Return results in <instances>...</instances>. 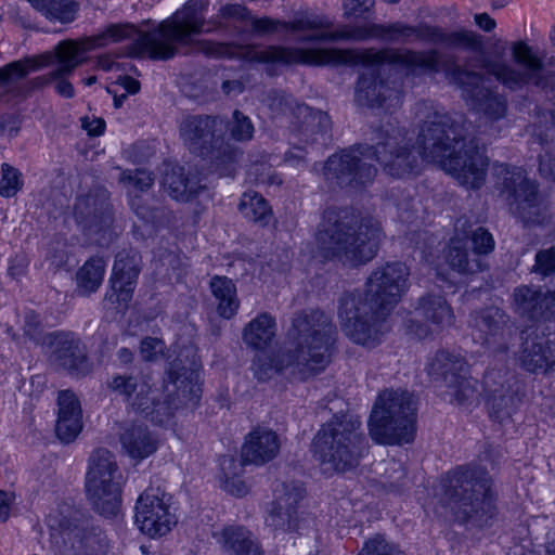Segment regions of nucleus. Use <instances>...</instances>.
<instances>
[{"label":"nucleus","mask_w":555,"mask_h":555,"mask_svg":"<svg viewBox=\"0 0 555 555\" xmlns=\"http://www.w3.org/2000/svg\"><path fill=\"white\" fill-rule=\"evenodd\" d=\"M415 117L421 122L417 147L411 146L406 131L392 122L374 132V144L359 146L328 157L323 175L339 186H361L371 183L377 172L367 163L375 159L392 177L403 178L418 170L420 159L439 164L461 185L479 189L486 179L488 157L470 135L462 114L444 113L433 102L415 104Z\"/></svg>","instance_id":"nucleus-1"},{"label":"nucleus","mask_w":555,"mask_h":555,"mask_svg":"<svg viewBox=\"0 0 555 555\" xmlns=\"http://www.w3.org/2000/svg\"><path fill=\"white\" fill-rule=\"evenodd\" d=\"M437 50L412 51L395 49H337V48H292L280 47V63H297L312 66L363 65V72L356 86L354 101L359 106L397 108L401 103V92L396 86L379 80L373 68L388 63L402 66L410 75L433 74L439 70Z\"/></svg>","instance_id":"nucleus-2"},{"label":"nucleus","mask_w":555,"mask_h":555,"mask_svg":"<svg viewBox=\"0 0 555 555\" xmlns=\"http://www.w3.org/2000/svg\"><path fill=\"white\" fill-rule=\"evenodd\" d=\"M327 22L319 16H301L289 24L280 22V29L291 30L300 41H365L379 39L388 42L415 38L447 48H463L479 52L482 50L480 36L470 30L448 33L440 27L423 24L409 26L397 22L389 25L364 23L340 25L333 31H325Z\"/></svg>","instance_id":"nucleus-3"},{"label":"nucleus","mask_w":555,"mask_h":555,"mask_svg":"<svg viewBox=\"0 0 555 555\" xmlns=\"http://www.w3.org/2000/svg\"><path fill=\"white\" fill-rule=\"evenodd\" d=\"M208 0H189L181 11L170 20L158 23L147 30H139L133 25H111L99 35L95 44L105 46L108 41L117 42L131 39L127 55L131 57H147L153 61H167L178 53V44L190 42L192 35L209 33L224 27L216 23L217 15L205 26V11Z\"/></svg>","instance_id":"nucleus-4"},{"label":"nucleus","mask_w":555,"mask_h":555,"mask_svg":"<svg viewBox=\"0 0 555 555\" xmlns=\"http://www.w3.org/2000/svg\"><path fill=\"white\" fill-rule=\"evenodd\" d=\"M440 514L461 524L488 527L496 515L493 481L479 466L462 465L448 472L437 491Z\"/></svg>","instance_id":"nucleus-5"},{"label":"nucleus","mask_w":555,"mask_h":555,"mask_svg":"<svg viewBox=\"0 0 555 555\" xmlns=\"http://www.w3.org/2000/svg\"><path fill=\"white\" fill-rule=\"evenodd\" d=\"M289 337L294 348L280 356V372L289 370L292 375L306 379L331 363L337 337L331 314L321 309L298 312L293 319Z\"/></svg>","instance_id":"nucleus-6"},{"label":"nucleus","mask_w":555,"mask_h":555,"mask_svg":"<svg viewBox=\"0 0 555 555\" xmlns=\"http://www.w3.org/2000/svg\"><path fill=\"white\" fill-rule=\"evenodd\" d=\"M225 121L219 116L190 115L179 126L189 152L208 160L219 176H233L241 151L224 140Z\"/></svg>","instance_id":"nucleus-7"},{"label":"nucleus","mask_w":555,"mask_h":555,"mask_svg":"<svg viewBox=\"0 0 555 555\" xmlns=\"http://www.w3.org/2000/svg\"><path fill=\"white\" fill-rule=\"evenodd\" d=\"M366 449V439L357 417L335 416L317 433L312 450L319 463L338 473L354 468Z\"/></svg>","instance_id":"nucleus-8"},{"label":"nucleus","mask_w":555,"mask_h":555,"mask_svg":"<svg viewBox=\"0 0 555 555\" xmlns=\"http://www.w3.org/2000/svg\"><path fill=\"white\" fill-rule=\"evenodd\" d=\"M383 232L376 221H363L357 227L336 222L319 230L318 247L326 259H338L344 264L360 266L377 254Z\"/></svg>","instance_id":"nucleus-9"},{"label":"nucleus","mask_w":555,"mask_h":555,"mask_svg":"<svg viewBox=\"0 0 555 555\" xmlns=\"http://www.w3.org/2000/svg\"><path fill=\"white\" fill-rule=\"evenodd\" d=\"M369 433L377 443L401 444L413 441L416 433V408L406 390L382 391L369 418Z\"/></svg>","instance_id":"nucleus-10"},{"label":"nucleus","mask_w":555,"mask_h":555,"mask_svg":"<svg viewBox=\"0 0 555 555\" xmlns=\"http://www.w3.org/2000/svg\"><path fill=\"white\" fill-rule=\"evenodd\" d=\"M289 124L288 144L284 163L299 165L305 159L308 146L326 145L331 140L332 121L322 111H313L298 103L292 95L280 96V118Z\"/></svg>","instance_id":"nucleus-11"},{"label":"nucleus","mask_w":555,"mask_h":555,"mask_svg":"<svg viewBox=\"0 0 555 555\" xmlns=\"http://www.w3.org/2000/svg\"><path fill=\"white\" fill-rule=\"evenodd\" d=\"M514 66L505 62L485 61L482 67L511 91H520L528 86L541 90L553 87L555 73L547 69L545 62L531 46L524 40L511 44Z\"/></svg>","instance_id":"nucleus-12"},{"label":"nucleus","mask_w":555,"mask_h":555,"mask_svg":"<svg viewBox=\"0 0 555 555\" xmlns=\"http://www.w3.org/2000/svg\"><path fill=\"white\" fill-rule=\"evenodd\" d=\"M389 312L376 308L362 293H346L339 299L338 319L346 336L354 344L373 348L390 330Z\"/></svg>","instance_id":"nucleus-13"},{"label":"nucleus","mask_w":555,"mask_h":555,"mask_svg":"<svg viewBox=\"0 0 555 555\" xmlns=\"http://www.w3.org/2000/svg\"><path fill=\"white\" fill-rule=\"evenodd\" d=\"M122 476L114 454L107 449H98L89 457L86 474V495L93 509L111 518L118 514L121 505Z\"/></svg>","instance_id":"nucleus-14"},{"label":"nucleus","mask_w":555,"mask_h":555,"mask_svg":"<svg viewBox=\"0 0 555 555\" xmlns=\"http://www.w3.org/2000/svg\"><path fill=\"white\" fill-rule=\"evenodd\" d=\"M98 36L88 39L87 43H78L75 40L61 41L54 48V54L42 55L43 62L39 63L35 59L24 61H14L0 68V85L7 83L13 79L26 77L29 72L40 68L43 65L56 62V66L49 74L33 79L34 88H43L57 77L72 75L73 72L85 62L82 56L86 51L98 48L95 40Z\"/></svg>","instance_id":"nucleus-15"},{"label":"nucleus","mask_w":555,"mask_h":555,"mask_svg":"<svg viewBox=\"0 0 555 555\" xmlns=\"http://www.w3.org/2000/svg\"><path fill=\"white\" fill-rule=\"evenodd\" d=\"M108 388L121 396L132 411L159 426L168 423L178 408L171 393L160 398L158 391L139 375H114Z\"/></svg>","instance_id":"nucleus-16"},{"label":"nucleus","mask_w":555,"mask_h":555,"mask_svg":"<svg viewBox=\"0 0 555 555\" xmlns=\"http://www.w3.org/2000/svg\"><path fill=\"white\" fill-rule=\"evenodd\" d=\"M49 527L59 530L64 542V555H106L108 539L92 518L78 511L61 518L50 516Z\"/></svg>","instance_id":"nucleus-17"},{"label":"nucleus","mask_w":555,"mask_h":555,"mask_svg":"<svg viewBox=\"0 0 555 555\" xmlns=\"http://www.w3.org/2000/svg\"><path fill=\"white\" fill-rule=\"evenodd\" d=\"M498 176H502L504 190L511 192V211L526 224H540L546 217V205L538 193V184L526 177L520 167L495 166Z\"/></svg>","instance_id":"nucleus-18"},{"label":"nucleus","mask_w":555,"mask_h":555,"mask_svg":"<svg viewBox=\"0 0 555 555\" xmlns=\"http://www.w3.org/2000/svg\"><path fill=\"white\" fill-rule=\"evenodd\" d=\"M410 269L400 261L375 268L365 282L364 299L376 308L390 312L410 287Z\"/></svg>","instance_id":"nucleus-19"},{"label":"nucleus","mask_w":555,"mask_h":555,"mask_svg":"<svg viewBox=\"0 0 555 555\" xmlns=\"http://www.w3.org/2000/svg\"><path fill=\"white\" fill-rule=\"evenodd\" d=\"M451 83L462 90V98L474 111L496 120L506 114V99L496 91L486 88L483 76L461 66H453L447 72Z\"/></svg>","instance_id":"nucleus-20"},{"label":"nucleus","mask_w":555,"mask_h":555,"mask_svg":"<svg viewBox=\"0 0 555 555\" xmlns=\"http://www.w3.org/2000/svg\"><path fill=\"white\" fill-rule=\"evenodd\" d=\"M171 495L159 487H149L135 503V524L140 530L151 538L162 537L177 524L170 511Z\"/></svg>","instance_id":"nucleus-21"},{"label":"nucleus","mask_w":555,"mask_h":555,"mask_svg":"<svg viewBox=\"0 0 555 555\" xmlns=\"http://www.w3.org/2000/svg\"><path fill=\"white\" fill-rule=\"evenodd\" d=\"M428 374L436 380L443 382L450 396L463 403L473 398L477 391V380L468 376L465 360L448 351H438L427 366Z\"/></svg>","instance_id":"nucleus-22"},{"label":"nucleus","mask_w":555,"mask_h":555,"mask_svg":"<svg viewBox=\"0 0 555 555\" xmlns=\"http://www.w3.org/2000/svg\"><path fill=\"white\" fill-rule=\"evenodd\" d=\"M141 272V256L133 248L117 253L109 276V287L105 293L104 302L115 306L119 310H127L132 300L138 278Z\"/></svg>","instance_id":"nucleus-23"},{"label":"nucleus","mask_w":555,"mask_h":555,"mask_svg":"<svg viewBox=\"0 0 555 555\" xmlns=\"http://www.w3.org/2000/svg\"><path fill=\"white\" fill-rule=\"evenodd\" d=\"M415 314L425 323H420L415 318L408 320L405 326L406 332L418 339L426 338L434 332L451 326L454 321L450 305L440 295L428 294L420 298Z\"/></svg>","instance_id":"nucleus-24"},{"label":"nucleus","mask_w":555,"mask_h":555,"mask_svg":"<svg viewBox=\"0 0 555 555\" xmlns=\"http://www.w3.org/2000/svg\"><path fill=\"white\" fill-rule=\"evenodd\" d=\"M47 346L50 358L70 375L85 376L91 370L86 348L80 339L70 332H54L48 335Z\"/></svg>","instance_id":"nucleus-25"},{"label":"nucleus","mask_w":555,"mask_h":555,"mask_svg":"<svg viewBox=\"0 0 555 555\" xmlns=\"http://www.w3.org/2000/svg\"><path fill=\"white\" fill-rule=\"evenodd\" d=\"M514 375L505 369H489L483 376V388L491 413L511 415L520 402L519 387Z\"/></svg>","instance_id":"nucleus-26"},{"label":"nucleus","mask_w":555,"mask_h":555,"mask_svg":"<svg viewBox=\"0 0 555 555\" xmlns=\"http://www.w3.org/2000/svg\"><path fill=\"white\" fill-rule=\"evenodd\" d=\"M74 216L89 234L103 233V237L112 236L113 210L108 197L104 194L78 197L74 206Z\"/></svg>","instance_id":"nucleus-27"},{"label":"nucleus","mask_w":555,"mask_h":555,"mask_svg":"<svg viewBox=\"0 0 555 555\" xmlns=\"http://www.w3.org/2000/svg\"><path fill=\"white\" fill-rule=\"evenodd\" d=\"M507 322L508 317L502 309L488 307L473 312L469 324L473 328L474 339L489 348L505 352L507 350Z\"/></svg>","instance_id":"nucleus-28"},{"label":"nucleus","mask_w":555,"mask_h":555,"mask_svg":"<svg viewBox=\"0 0 555 555\" xmlns=\"http://www.w3.org/2000/svg\"><path fill=\"white\" fill-rule=\"evenodd\" d=\"M228 29L234 27L236 33L243 34L247 31L245 27H249V33L256 37H264L274 34L278 30V21L269 17H255L242 4H225L217 14L216 23Z\"/></svg>","instance_id":"nucleus-29"},{"label":"nucleus","mask_w":555,"mask_h":555,"mask_svg":"<svg viewBox=\"0 0 555 555\" xmlns=\"http://www.w3.org/2000/svg\"><path fill=\"white\" fill-rule=\"evenodd\" d=\"M515 310L522 317L540 322L555 317V291L542 293L540 288L521 285L515 288Z\"/></svg>","instance_id":"nucleus-30"},{"label":"nucleus","mask_w":555,"mask_h":555,"mask_svg":"<svg viewBox=\"0 0 555 555\" xmlns=\"http://www.w3.org/2000/svg\"><path fill=\"white\" fill-rule=\"evenodd\" d=\"M278 326L275 318L268 312H260L242 330V340L253 350H275L278 346Z\"/></svg>","instance_id":"nucleus-31"},{"label":"nucleus","mask_w":555,"mask_h":555,"mask_svg":"<svg viewBox=\"0 0 555 555\" xmlns=\"http://www.w3.org/2000/svg\"><path fill=\"white\" fill-rule=\"evenodd\" d=\"M57 405L55 433L61 441L69 443L82 429L80 402L73 391L62 390L59 392Z\"/></svg>","instance_id":"nucleus-32"},{"label":"nucleus","mask_w":555,"mask_h":555,"mask_svg":"<svg viewBox=\"0 0 555 555\" xmlns=\"http://www.w3.org/2000/svg\"><path fill=\"white\" fill-rule=\"evenodd\" d=\"M278 436L263 426L254 428L245 438L241 456L244 463L263 465L275 456Z\"/></svg>","instance_id":"nucleus-33"},{"label":"nucleus","mask_w":555,"mask_h":555,"mask_svg":"<svg viewBox=\"0 0 555 555\" xmlns=\"http://www.w3.org/2000/svg\"><path fill=\"white\" fill-rule=\"evenodd\" d=\"M520 365L531 373H546L555 367V351L544 337H527L519 356Z\"/></svg>","instance_id":"nucleus-34"},{"label":"nucleus","mask_w":555,"mask_h":555,"mask_svg":"<svg viewBox=\"0 0 555 555\" xmlns=\"http://www.w3.org/2000/svg\"><path fill=\"white\" fill-rule=\"evenodd\" d=\"M120 442L127 454L138 461L152 455L157 450V439L146 426L132 425L120 436Z\"/></svg>","instance_id":"nucleus-35"},{"label":"nucleus","mask_w":555,"mask_h":555,"mask_svg":"<svg viewBox=\"0 0 555 555\" xmlns=\"http://www.w3.org/2000/svg\"><path fill=\"white\" fill-rule=\"evenodd\" d=\"M162 184L170 197L180 202L191 201L201 189L198 181L190 179L179 165L166 166Z\"/></svg>","instance_id":"nucleus-36"},{"label":"nucleus","mask_w":555,"mask_h":555,"mask_svg":"<svg viewBox=\"0 0 555 555\" xmlns=\"http://www.w3.org/2000/svg\"><path fill=\"white\" fill-rule=\"evenodd\" d=\"M227 555H263L251 533L242 526H229L216 534Z\"/></svg>","instance_id":"nucleus-37"},{"label":"nucleus","mask_w":555,"mask_h":555,"mask_svg":"<svg viewBox=\"0 0 555 555\" xmlns=\"http://www.w3.org/2000/svg\"><path fill=\"white\" fill-rule=\"evenodd\" d=\"M210 289L217 301V312L224 319L234 317L240 307L236 286L227 276L216 275L210 280Z\"/></svg>","instance_id":"nucleus-38"},{"label":"nucleus","mask_w":555,"mask_h":555,"mask_svg":"<svg viewBox=\"0 0 555 555\" xmlns=\"http://www.w3.org/2000/svg\"><path fill=\"white\" fill-rule=\"evenodd\" d=\"M106 261L103 257L89 258L76 273L77 292L81 296L95 293L103 282Z\"/></svg>","instance_id":"nucleus-39"},{"label":"nucleus","mask_w":555,"mask_h":555,"mask_svg":"<svg viewBox=\"0 0 555 555\" xmlns=\"http://www.w3.org/2000/svg\"><path fill=\"white\" fill-rule=\"evenodd\" d=\"M446 259L449 266L460 273H474L481 270L479 258L470 257L467 250V238L459 235L452 237L447 247Z\"/></svg>","instance_id":"nucleus-40"},{"label":"nucleus","mask_w":555,"mask_h":555,"mask_svg":"<svg viewBox=\"0 0 555 555\" xmlns=\"http://www.w3.org/2000/svg\"><path fill=\"white\" fill-rule=\"evenodd\" d=\"M31 7L51 22L72 23L79 10L74 0H28Z\"/></svg>","instance_id":"nucleus-41"},{"label":"nucleus","mask_w":555,"mask_h":555,"mask_svg":"<svg viewBox=\"0 0 555 555\" xmlns=\"http://www.w3.org/2000/svg\"><path fill=\"white\" fill-rule=\"evenodd\" d=\"M238 210L247 220L262 222L268 218L270 207L260 194L246 192L240 201Z\"/></svg>","instance_id":"nucleus-42"},{"label":"nucleus","mask_w":555,"mask_h":555,"mask_svg":"<svg viewBox=\"0 0 555 555\" xmlns=\"http://www.w3.org/2000/svg\"><path fill=\"white\" fill-rule=\"evenodd\" d=\"M194 373L182 366L180 361L175 360L169 364V369L166 372L164 386L167 388L168 385H172L175 390L182 391L184 393L188 385L190 384V395L197 396L196 392L198 388L195 389L196 385L194 384Z\"/></svg>","instance_id":"nucleus-43"},{"label":"nucleus","mask_w":555,"mask_h":555,"mask_svg":"<svg viewBox=\"0 0 555 555\" xmlns=\"http://www.w3.org/2000/svg\"><path fill=\"white\" fill-rule=\"evenodd\" d=\"M251 361V371L255 378L260 382H267L278 373V351L257 350Z\"/></svg>","instance_id":"nucleus-44"},{"label":"nucleus","mask_w":555,"mask_h":555,"mask_svg":"<svg viewBox=\"0 0 555 555\" xmlns=\"http://www.w3.org/2000/svg\"><path fill=\"white\" fill-rule=\"evenodd\" d=\"M129 205L134 215L146 224H155L163 216L164 209L156 201L140 194L131 195Z\"/></svg>","instance_id":"nucleus-45"},{"label":"nucleus","mask_w":555,"mask_h":555,"mask_svg":"<svg viewBox=\"0 0 555 555\" xmlns=\"http://www.w3.org/2000/svg\"><path fill=\"white\" fill-rule=\"evenodd\" d=\"M243 56L250 62L266 65V70L269 76H273L276 72L278 62V48L274 46L261 47H246L242 52Z\"/></svg>","instance_id":"nucleus-46"},{"label":"nucleus","mask_w":555,"mask_h":555,"mask_svg":"<svg viewBox=\"0 0 555 555\" xmlns=\"http://www.w3.org/2000/svg\"><path fill=\"white\" fill-rule=\"evenodd\" d=\"M231 138L237 142H246L253 139L254 125L250 118L238 109L232 113V118L225 124Z\"/></svg>","instance_id":"nucleus-47"},{"label":"nucleus","mask_w":555,"mask_h":555,"mask_svg":"<svg viewBox=\"0 0 555 555\" xmlns=\"http://www.w3.org/2000/svg\"><path fill=\"white\" fill-rule=\"evenodd\" d=\"M22 172L4 163L1 166L0 195L5 198L13 197L23 188Z\"/></svg>","instance_id":"nucleus-48"},{"label":"nucleus","mask_w":555,"mask_h":555,"mask_svg":"<svg viewBox=\"0 0 555 555\" xmlns=\"http://www.w3.org/2000/svg\"><path fill=\"white\" fill-rule=\"evenodd\" d=\"M119 180L120 182L133 188L132 191H129V195L131 196L150 190L153 186L155 179L151 172L143 169H137L134 171H122Z\"/></svg>","instance_id":"nucleus-49"},{"label":"nucleus","mask_w":555,"mask_h":555,"mask_svg":"<svg viewBox=\"0 0 555 555\" xmlns=\"http://www.w3.org/2000/svg\"><path fill=\"white\" fill-rule=\"evenodd\" d=\"M359 555H404L396 545L389 543L384 535L376 534L365 541Z\"/></svg>","instance_id":"nucleus-50"},{"label":"nucleus","mask_w":555,"mask_h":555,"mask_svg":"<svg viewBox=\"0 0 555 555\" xmlns=\"http://www.w3.org/2000/svg\"><path fill=\"white\" fill-rule=\"evenodd\" d=\"M305 490L300 482H293L291 486L284 487L283 495H280V501L283 500L288 513V529L293 530L296 526L293 524L292 511L295 505L304 498Z\"/></svg>","instance_id":"nucleus-51"},{"label":"nucleus","mask_w":555,"mask_h":555,"mask_svg":"<svg viewBox=\"0 0 555 555\" xmlns=\"http://www.w3.org/2000/svg\"><path fill=\"white\" fill-rule=\"evenodd\" d=\"M472 241L474 245V256L477 258L479 255H487L494 249V238L492 234L483 228H478L474 231Z\"/></svg>","instance_id":"nucleus-52"},{"label":"nucleus","mask_w":555,"mask_h":555,"mask_svg":"<svg viewBox=\"0 0 555 555\" xmlns=\"http://www.w3.org/2000/svg\"><path fill=\"white\" fill-rule=\"evenodd\" d=\"M533 271L543 275L548 276L555 272V249L548 248L540 250L535 255V263Z\"/></svg>","instance_id":"nucleus-53"},{"label":"nucleus","mask_w":555,"mask_h":555,"mask_svg":"<svg viewBox=\"0 0 555 555\" xmlns=\"http://www.w3.org/2000/svg\"><path fill=\"white\" fill-rule=\"evenodd\" d=\"M165 343L156 337H145L140 343V354L144 361H155L163 353Z\"/></svg>","instance_id":"nucleus-54"},{"label":"nucleus","mask_w":555,"mask_h":555,"mask_svg":"<svg viewBox=\"0 0 555 555\" xmlns=\"http://www.w3.org/2000/svg\"><path fill=\"white\" fill-rule=\"evenodd\" d=\"M248 463H244L243 459L237 460L232 455H223L220 460V469L222 473V479L240 477L243 474V467Z\"/></svg>","instance_id":"nucleus-55"},{"label":"nucleus","mask_w":555,"mask_h":555,"mask_svg":"<svg viewBox=\"0 0 555 555\" xmlns=\"http://www.w3.org/2000/svg\"><path fill=\"white\" fill-rule=\"evenodd\" d=\"M345 17L358 16L369 12L374 0H341Z\"/></svg>","instance_id":"nucleus-56"},{"label":"nucleus","mask_w":555,"mask_h":555,"mask_svg":"<svg viewBox=\"0 0 555 555\" xmlns=\"http://www.w3.org/2000/svg\"><path fill=\"white\" fill-rule=\"evenodd\" d=\"M198 48L208 56L223 57L232 55V47L227 43L203 40L198 42Z\"/></svg>","instance_id":"nucleus-57"},{"label":"nucleus","mask_w":555,"mask_h":555,"mask_svg":"<svg viewBox=\"0 0 555 555\" xmlns=\"http://www.w3.org/2000/svg\"><path fill=\"white\" fill-rule=\"evenodd\" d=\"M539 170L543 177L555 182V154L550 150H544V154L540 155Z\"/></svg>","instance_id":"nucleus-58"},{"label":"nucleus","mask_w":555,"mask_h":555,"mask_svg":"<svg viewBox=\"0 0 555 555\" xmlns=\"http://www.w3.org/2000/svg\"><path fill=\"white\" fill-rule=\"evenodd\" d=\"M47 258L51 261V264H53L54 267H62L67 261L65 244L61 241L55 242V245H52L49 248Z\"/></svg>","instance_id":"nucleus-59"},{"label":"nucleus","mask_w":555,"mask_h":555,"mask_svg":"<svg viewBox=\"0 0 555 555\" xmlns=\"http://www.w3.org/2000/svg\"><path fill=\"white\" fill-rule=\"evenodd\" d=\"M23 330L25 335L30 339H36L39 336L40 321L35 312L30 311L26 313Z\"/></svg>","instance_id":"nucleus-60"},{"label":"nucleus","mask_w":555,"mask_h":555,"mask_svg":"<svg viewBox=\"0 0 555 555\" xmlns=\"http://www.w3.org/2000/svg\"><path fill=\"white\" fill-rule=\"evenodd\" d=\"M69 75H63L53 80L55 82L54 88L57 94L63 98L72 99L75 95L73 85L67 80Z\"/></svg>","instance_id":"nucleus-61"},{"label":"nucleus","mask_w":555,"mask_h":555,"mask_svg":"<svg viewBox=\"0 0 555 555\" xmlns=\"http://www.w3.org/2000/svg\"><path fill=\"white\" fill-rule=\"evenodd\" d=\"M224 488L231 494L236 496H243L247 492L246 485L240 477L228 478V480L223 479Z\"/></svg>","instance_id":"nucleus-62"},{"label":"nucleus","mask_w":555,"mask_h":555,"mask_svg":"<svg viewBox=\"0 0 555 555\" xmlns=\"http://www.w3.org/2000/svg\"><path fill=\"white\" fill-rule=\"evenodd\" d=\"M264 524L275 533L278 529V503L275 501H271L266 506Z\"/></svg>","instance_id":"nucleus-63"},{"label":"nucleus","mask_w":555,"mask_h":555,"mask_svg":"<svg viewBox=\"0 0 555 555\" xmlns=\"http://www.w3.org/2000/svg\"><path fill=\"white\" fill-rule=\"evenodd\" d=\"M12 503V495L3 490H0V521L4 522L10 517Z\"/></svg>","instance_id":"nucleus-64"}]
</instances>
